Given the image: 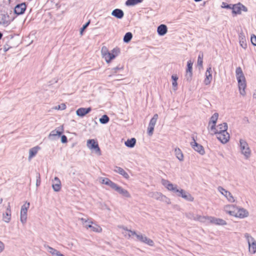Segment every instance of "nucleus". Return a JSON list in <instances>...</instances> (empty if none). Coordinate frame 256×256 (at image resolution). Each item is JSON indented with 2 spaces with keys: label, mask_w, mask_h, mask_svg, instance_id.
I'll return each instance as SVG.
<instances>
[{
  "label": "nucleus",
  "mask_w": 256,
  "mask_h": 256,
  "mask_svg": "<svg viewBox=\"0 0 256 256\" xmlns=\"http://www.w3.org/2000/svg\"><path fill=\"white\" fill-rule=\"evenodd\" d=\"M157 32L158 35L163 36L168 32V28L166 25L162 24L160 25L157 28Z\"/></svg>",
  "instance_id": "28"
},
{
  "label": "nucleus",
  "mask_w": 256,
  "mask_h": 256,
  "mask_svg": "<svg viewBox=\"0 0 256 256\" xmlns=\"http://www.w3.org/2000/svg\"><path fill=\"white\" fill-rule=\"evenodd\" d=\"M56 254H55L54 256H64L63 254H62L59 251H57V252H56Z\"/></svg>",
  "instance_id": "59"
},
{
  "label": "nucleus",
  "mask_w": 256,
  "mask_h": 256,
  "mask_svg": "<svg viewBox=\"0 0 256 256\" xmlns=\"http://www.w3.org/2000/svg\"><path fill=\"white\" fill-rule=\"evenodd\" d=\"M216 130V124H212L210 126V130L214 132Z\"/></svg>",
  "instance_id": "55"
},
{
  "label": "nucleus",
  "mask_w": 256,
  "mask_h": 256,
  "mask_svg": "<svg viewBox=\"0 0 256 256\" xmlns=\"http://www.w3.org/2000/svg\"><path fill=\"white\" fill-rule=\"evenodd\" d=\"M232 9V13L235 14H241L242 10L244 12H248L247 8L240 2L233 4Z\"/></svg>",
  "instance_id": "8"
},
{
  "label": "nucleus",
  "mask_w": 256,
  "mask_h": 256,
  "mask_svg": "<svg viewBox=\"0 0 256 256\" xmlns=\"http://www.w3.org/2000/svg\"><path fill=\"white\" fill-rule=\"evenodd\" d=\"M216 135V138L222 144L226 143L230 139V134L227 132H218Z\"/></svg>",
  "instance_id": "16"
},
{
  "label": "nucleus",
  "mask_w": 256,
  "mask_h": 256,
  "mask_svg": "<svg viewBox=\"0 0 256 256\" xmlns=\"http://www.w3.org/2000/svg\"><path fill=\"white\" fill-rule=\"evenodd\" d=\"M136 237L140 242L145 243L150 246H153L154 245V242L152 240L141 234H136Z\"/></svg>",
  "instance_id": "15"
},
{
  "label": "nucleus",
  "mask_w": 256,
  "mask_h": 256,
  "mask_svg": "<svg viewBox=\"0 0 256 256\" xmlns=\"http://www.w3.org/2000/svg\"><path fill=\"white\" fill-rule=\"evenodd\" d=\"M236 210L235 212H228V214L240 218L248 216V212L246 209L244 208H236Z\"/></svg>",
  "instance_id": "5"
},
{
  "label": "nucleus",
  "mask_w": 256,
  "mask_h": 256,
  "mask_svg": "<svg viewBox=\"0 0 256 256\" xmlns=\"http://www.w3.org/2000/svg\"><path fill=\"white\" fill-rule=\"evenodd\" d=\"M172 85L174 88V90H177V86H178L176 81H172Z\"/></svg>",
  "instance_id": "54"
},
{
  "label": "nucleus",
  "mask_w": 256,
  "mask_h": 256,
  "mask_svg": "<svg viewBox=\"0 0 256 256\" xmlns=\"http://www.w3.org/2000/svg\"><path fill=\"white\" fill-rule=\"evenodd\" d=\"M166 202L168 204H170V200L169 198L166 197V198H165V200L164 201Z\"/></svg>",
  "instance_id": "60"
},
{
  "label": "nucleus",
  "mask_w": 256,
  "mask_h": 256,
  "mask_svg": "<svg viewBox=\"0 0 256 256\" xmlns=\"http://www.w3.org/2000/svg\"><path fill=\"white\" fill-rule=\"evenodd\" d=\"M251 42L254 46H256V36L254 34L251 36Z\"/></svg>",
  "instance_id": "50"
},
{
  "label": "nucleus",
  "mask_w": 256,
  "mask_h": 256,
  "mask_svg": "<svg viewBox=\"0 0 256 256\" xmlns=\"http://www.w3.org/2000/svg\"><path fill=\"white\" fill-rule=\"evenodd\" d=\"M44 248L47 250V251L50 252L52 255L54 256L55 254H56L57 250L55 248L48 246L44 245Z\"/></svg>",
  "instance_id": "36"
},
{
  "label": "nucleus",
  "mask_w": 256,
  "mask_h": 256,
  "mask_svg": "<svg viewBox=\"0 0 256 256\" xmlns=\"http://www.w3.org/2000/svg\"><path fill=\"white\" fill-rule=\"evenodd\" d=\"M54 108L56 110H64L66 108V106L64 104H60L56 106Z\"/></svg>",
  "instance_id": "49"
},
{
  "label": "nucleus",
  "mask_w": 256,
  "mask_h": 256,
  "mask_svg": "<svg viewBox=\"0 0 256 256\" xmlns=\"http://www.w3.org/2000/svg\"><path fill=\"white\" fill-rule=\"evenodd\" d=\"M90 108H78L76 111V114L79 116L82 117L91 111Z\"/></svg>",
  "instance_id": "24"
},
{
  "label": "nucleus",
  "mask_w": 256,
  "mask_h": 256,
  "mask_svg": "<svg viewBox=\"0 0 256 256\" xmlns=\"http://www.w3.org/2000/svg\"><path fill=\"white\" fill-rule=\"evenodd\" d=\"M30 206L29 202H26L21 208L20 220L22 224H26L27 219L28 210Z\"/></svg>",
  "instance_id": "6"
},
{
  "label": "nucleus",
  "mask_w": 256,
  "mask_h": 256,
  "mask_svg": "<svg viewBox=\"0 0 256 256\" xmlns=\"http://www.w3.org/2000/svg\"><path fill=\"white\" fill-rule=\"evenodd\" d=\"M12 20L8 14H2L1 15V18L0 20V24L4 26H8Z\"/></svg>",
  "instance_id": "19"
},
{
  "label": "nucleus",
  "mask_w": 256,
  "mask_h": 256,
  "mask_svg": "<svg viewBox=\"0 0 256 256\" xmlns=\"http://www.w3.org/2000/svg\"><path fill=\"white\" fill-rule=\"evenodd\" d=\"M132 38V34L130 32H126L124 36L123 40L124 42L128 43L130 41Z\"/></svg>",
  "instance_id": "35"
},
{
  "label": "nucleus",
  "mask_w": 256,
  "mask_h": 256,
  "mask_svg": "<svg viewBox=\"0 0 256 256\" xmlns=\"http://www.w3.org/2000/svg\"><path fill=\"white\" fill-rule=\"evenodd\" d=\"M40 149V147L38 146L34 147L30 150L28 158H31L37 154L38 150Z\"/></svg>",
  "instance_id": "32"
},
{
  "label": "nucleus",
  "mask_w": 256,
  "mask_h": 256,
  "mask_svg": "<svg viewBox=\"0 0 256 256\" xmlns=\"http://www.w3.org/2000/svg\"><path fill=\"white\" fill-rule=\"evenodd\" d=\"M236 75L238 82L240 93L242 96H244L246 94L245 89L246 84L245 76L240 67L236 68Z\"/></svg>",
  "instance_id": "2"
},
{
  "label": "nucleus",
  "mask_w": 256,
  "mask_h": 256,
  "mask_svg": "<svg viewBox=\"0 0 256 256\" xmlns=\"http://www.w3.org/2000/svg\"><path fill=\"white\" fill-rule=\"evenodd\" d=\"M128 232H129L128 234V238H130L132 236H136L137 234L136 232L135 231L132 230H128Z\"/></svg>",
  "instance_id": "51"
},
{
  "label": "nucleus",
  "mask_w": 256,
  "mask_h": 256,
  "mask_svg": "<svg viewBox=\"0 0 256 256\" xmlns=\"http://www.w3.org/2000/svg\"><path fill=\"white\" fill-rule=\"evenodd\" d=\"M26 8V5L25 2L19 4L14 7V12L17 15H20L24 12Z\"/></svg>",
  "instance_id": "17"
},
{
  "label": "nucleus",
  "mask_w": 256,
  "mask_h": 256,
  "mask_svg": "<svg viewBox=\"0 0 256 256\" xmlns=\"http://www.w3.org/2000/svg\"><path fill=\"white\" fill-rule=\"evenodd\" d=\"M244 236L248 243L249 252L254 254L256 252V240L248 233H245Z\"/></svg>",
  "instance_id": "4"
},
{
  "label": "nucleus",
  "mask_w": 256,
  "mask_h": 256,
  "mask_svg": "<svg viewBox=\"0 0 256 256\" xmlns=\"http://www.w3.org/2000/svg\"><path fill=\"white\" fill-rule=\"evenodd\" d=\"M80 220L82 222L84 227V225L88 224L87 222L88 223V222H89L88 220H86V219L82 218H80Z\"/></svg>",
  "instance_id": "53"
},
{
  "label": "nucleus",
  "mask_w": 256,
  "mask_h": 256,
  "mask_svg": "<svg viewBox=\"0 0 256 256\" xmlns=\"http://www.w3.org/2000/svg\"><path fill=\"white\" fill-rule=\"evenodd\" d=\"M174 154L180 161L182 162L184 160V154L180 148H175Z\"/></svg>",
  "instance_id": "30"
},
{
  "label": "nucleus",
  "mask_w": 256,
  "mask_h": 256,
  "mask_svg": "<svg viewBox=\"0 0 256 256\" xmlns=\"http://www.w3.org/2000/svg\"><path fill=\"white\" fill-rule=\"evenodd\" d=\"M2 220L6 223H8L11 220V210L10 203L8 204L6 211L3 214Z\"/></svg>",
  "instance_id": "21"
},
{
  "label": "nucleus",
  "mask_w": 256,
  "mask_h": 256,
  "mask_svg": "<svg viewBox=\"0 0 256 256\" xmlns=\"http://www.w3.org/2000/svg\"><path fill=\"white\" fill-rule=\"evenodd\" d=\"M143 0H127L126 4L128 6L136 5L138 3L142 2Z\"/></svg>",
  "instance_id": "34"
},
{
  "label": "nucleus",
  "mask_w": 256,
  "mask_h": 256,
  "mask_svg": "<svg viewBox=\"0 0 256 256\" xmlns=\"http://www.w3.org/2000/svg\"><path fill=\"white\" fill-rule=\"evenodd\" d=\"M68 142L67 137L65 135H62L61 136V142L63 144L66 143Z\"/></svg>",
  "instance_id": "52"
},
{
  "label": "nucleus",
  "mask_w": 256,
  "mask_h": 256,
  "mask_svg": "<svg viewBox=\"0 0 256 256\" xmlns=\"http://www.w3.org/2000/svg\"><path fill=\"white\" fill-rule=\"evenodd\" d=\"M112 189L117 192L119 194L126 198H130V194L126 190H125L122 187L118 186L116 184Z\"/></svg>",
  "instance_id": "18"
},
{
  "label": "nucleus",
  "mask_w": 256,
  "mask_h": 256,
  "mask_svg": "<svg viewBox=\"0 0 256 256\" xmlns=\"http://www.w3.org/2000/svg\"><path fill=\"white\" fill-rule=\"evenodd\" d=\"M236 208L234 205H228L224 207V210L226 213L228 214V212H235Z\"/></svg>",
  "instance_id": "39"
},
{
  "label": "nucleus",
  "mask_w": 256,
  "mask_h": 256,
  "mask_svg": "<svg viewBox=\"0 0 256 256\" xmlns=\"http://www.w3.org/2000/svg\"><path fill=\"white\" fill-rule=\"evenodd\" d=\"M120 52V48H114L112 50V52L110 53V54L114 55V58L118 55V54Z\"/></svg>",
  "instance_id": "47"
},
{
  "label": "nucleus",
  "mask_w": 256,
  "mask_h": 256,
  "mask_svg": "<svg viewBox=\"0 0 256 256\" xmlns=\"http://www.w3.org/2000/svg\"><path fill=\"white\" fill-rule=\"evenodd\" d=\"M40 184V173H36V186H38Z\"/></svg>",
  "instance_id": "48"
},
{
  "label": "nucleus",
  "mask_w": 256,
  "mask_h": 256,
  "mask_svg": "<svg viewBox=\"0 0 256 256\" xmlns=\"http://www.w3.org/2000/svg\"><path fill=\"white\" fill-rule=\"evenodd\" d=\"M158 114H156L150 120L148 128V134L149 136H152L153 134L154 128L158 119Z\"/></svg>",
  "instance_id": "7"
},
{
  "label": "nucleus",
  "mask_w": 256,
  "mask_h": 256,
  "mask_svg": "<svg viewBox=\"0 0 256 256\" xmlns=\"http://www.w3.org/2000/svg\"><path fill=\"white\" fill-rule=\"evenodd\" d=\"M90 24V20H88L84 25H83L82 27L80 28V36H82L84 31L88 28V26H89Z\"/></svg>",
  "instance_id": "45"
},
{
  "label": "nucleus",
  "mask_w": 256,
  "mask_h": 256,
  "mask_svg": "<svg viewBox=\"0 0 256 256\" xmlns=\"http://www.w3.org/2000/svg\"><path fill=\"white\" fill-rule=\"evenodd\" d=\"M218 117V113H214L210 118V121L209 122V125H210L211 123L212 124H216Z\"/></svg>",
  "instance_id": "37"
},
{
  "label": "nucleus",
  "mask_w": 256,
  "mask_h": 256,
  "mask_svg": "<svg viewBox=\"0 0 256 256\" xmlns=\"http://www.w3.org/2000/svg\"><path fill=\"white\" fill-rule=\"evenodd\" d=\"M210 218V216H201L200 217V222L206 223V224H210L209 222V218Z\"/></svg>",
  "instance_id": "41"
},
{
  "label": "nucleus",
  "mask_w": 256,
  "mask_h": 256,
  "mask_svg": "<svg viewBox=\"0 0 256 256\" xmlns=\"http://www.w3.org/2000/svg\"><path fill=\"white\" fill-rule=\"evenodd\" d=\"M114 171L122 175L126 179H128L130 178L128 174L122 168L120 167L115 166L114 168Z\"/></svg>",
  "instance_id": "23"
},
{
  "label": "nucleus",
  "mask_w": 256,
  "mask_h": 256,
  "mask_svg": "<svg viewBox=\"0 0 256 256\" xmlns=\"http://www.w3.org/2000/svg\"><path fill=\"white\" fill-rule=\"evenodd\" d=\"M192 72H186L185 78L188 82H190L192 79Z\"/></svg>",
  "instance_id": "43"
},
{
  "label": "nucleus",
  "mask_w": 256,
  "mask_h": 256,
  "mask_svg": "<svg viewBox=\"0 0 256 256\" xmlns=\"http://www.w3.org/2000/svg\"><path fill=\"white\" fill-rule=\"evenodd\" d=\"M225 8H232V6L230 4H227L226 6H224Z\"/></svg>",
  "instance_id": "62"
},
{
  "label": "nucleus",
  "mask_w": 256,
  "mask_h": 256,
  "mask_svg": "<svg viewBox=\"0 0 256 256\" xmlns=\"http://www.w3.org/2000/svg\"><path fill=\"white\" fill-rule=\"evenodd\" d=\"M202 58H203V54L200 53L198 56V64L202 67V62H203V61H202Z\"/></svg>",
  "instance_id": "44"
},
{
  "label": "nucleus",
  "mask_w": 256,
  "mask_h": 256,
  "mask_svg": "<svg viewBox=\"0 0 256 256\" xmlns=\"http://www.w3.org/2000/svg\"><path fill=\"white\" fill-rule=\"evenodd\" d=\"M125 145L130 148H134L136 144V140L135 138H131L130 139H128L125 142Z\"/></svg>",
  "instance_id": "31"
},
{
  "label": "nucleus",
  "mask_w": 256,
  "mask_h": 256,
  "mask_svg": "<svg viewBox=\"0 0 256 256\" xmlns=\"http://www.w3.org/2000/svg\"><path fill=\"white\" fill-rule=\"evenodd\" d=\"M4 248V244L2 242L0 241V252H1L3 250Z\"/></svg>",
  "instance_id": "56"
},
{
  "label": "nucleus",
  "mask_w": 256,
  "mask_h": 256,
  "mask_svg": "<svg viewBox=\"0 0 256 256\" xmlns=\"http://www.w3.org/2000/svg\"><path fill=\"white\" fill-rule=\"evenodd\" d=\"M218 190L224 196V197L226 198L228 202H234L235 199L230 192L225 190L220 186H219L218 188Z\"/></svg>",
  "instance_id": "10"
},
{
  "label": "nucleus",
  "mask_w": 256,
  "mask_h": 256,
  "mask_svg": "<svg viewBox=\"0 0 256 256\" xmlns=\"http://www.w3.org/2000/svg\"><path fill=\"white\" fill-rule=\"evenodd\" d=\"M84 228L87 230L90 228L92 231L96 232H102V228L92 221H89L88 224L84 225Z\"/></svg>",
  "instance_id": "11"
},
{
  "label": "nucleus",
  "mask_w": 256,
  "mask_h": 256,
  "mask_svg": "<svg viewBox=\"0 0 256 256\" xmlns=\"http://www.w3.org/2000/svg\"><path fill=\"white\" fill-rule=\"evenodd\" d=\"M240 44L242 48L246 49L247 48V44L246 42L244 37H242L240 36Z\"/></svg>",
  "instance_id": "40"
},
{
  "label": "nucleus",
  "mask_w": 256,
  "mask_h": 256,
  "mask_svg": "<svg viewBox=\"0 0 256 256\" xmlns=\"http://www.w3.org/2000/svg\"><path fill=\"white\" fill-rule=\"evenodd\" d=\"M150 196L156 200L160 201H164L165 198H166V196H165L163 195L162 193L158 192H152L150 194Z\"/></svg>",
  "instance_id": "27"
},
{
  "label": "nucleus",
  "mask_w": 256,
  "mask_h": 256,
  "mask_svg": "<svg viewBox=\"0 0 256 256\" xmlns=\"http://www.w3.org/2000/svg\"><path fill=\"white\" fill-rule=\"evenodd\" d=\"M239 142V146L241 154L244 155L245 159L248 160L252 154L248 144L244 139H240Z\"/></svg>",
  "instance_id": "3"
},
{
  "label": "nucleus",
  "mask_w": 256,
  "mask_h": 256,
  "mask_svg": "<svg viewBox=\"0 0 256 256\" xmlns=\"http://www.w3.org/2000/svg\"><path fill=\"white\" fill-rule=\"evenodd\" d=\"M172 78L173 81H177V80H178V77L176 75H172Z\"/></svg>",
  "instance_id": "57"
},
{
  "label": "nucleus",
  "mask_w": 256,
  "mask_h": 256,
  "mask_svg": "<svg viewBox=\"0 0 256 256\" xmlns=\"http://www.w3.org/2000/svg\"><path fill=\"white\" fill-rule=\"evenodd\" d=\"M120 228H122L124 230H126V231H128V230L127 228L124 227V226H120Z\"/></svg>",
  "instance_id": "61"
},
{
  "label": "nucleus",
  "mask_w": 256,
  "mask_h": 256,
  "mask_svg": "<svg viewBox=\"0 0 256 256\" xmlns=\"http://www.w3.org/2000/svg\"><path fill=\"white\" fill-rule=\"evenodd\" d=\"M193 142H190V146L194 148V150L197 152H198L200 154L204 155L205 154V151L204 148V147L197 143L194 138V137H192Z\"/></svg>",
  "instance_id": "14"
},
{
  "label": "nucleus",
  "mask_w": 256,
  "mask_h": 256,
  "mask_svg": "<svg viewBox=\"0 0 256 256\" xmlns=\"http://www.w3.org/2000/svg\"><path fill=\"white\" fill-rule=\"evenodd\" d=\"M101 54L102 57L105 59L107 63H109L114 58V56L110 54V52H109L108 48L106 46H103L102 48Z\"/></svg>",
  "instance_id": "9"
},
{
  "label": "nucleus",
  "mask_w": 256,
  "mask_h": 256,
  "mask_svg": "<svg viewBox=\"0 0 256 256\" xmlns=\"http://www.w3.org/2000/svg\"><path fill=\"white\" fill-rule=\"evenodd\" d=\"M192 64L193 62L190 60L188 62L186 72H192Z\"/></svg>",
  "instance_id": "42"
},
{
  "label": "nucleus",
  "mask_w": 256,
  "mask_h": 256,
  "mask_svg": "<svg viewBox=\"0 0 256 256\" xmlns=\"http://www.w3.org/2000/svg\"><path fill=\"white\" fill-rule=\"evenodd\" d=\"M253 98H256V90H255V92H254V93L253 94Z\"/></svg>",
  "instance_id": "64"
},
{
  "label": "nucleus",
  "mask_w": 256,
  "mask_h": 256,
  "mask_svg": "<svg viewBox=\"0 0 256 256\" xmlns=\"http://www.w3.org/2000/svg\"><path fill=\"white\" fill-rule=\"evenodd\" d=\"M52 187L55 192H59L61 188V182L58 177H55L53 180Z\"/></svg>",
  "instance_id": "25"
},
{
  "label": "nucleus",
  "mask_w": 256,
  "mask_h": 256,
  "mask_svg": "<svg viewBox=\"0 0 256 256\" xmlns=\"http://www.w3.org/2000/svg\"><path fill=\"white\" fill-rule=\"evenodd\" d=\"M64 126H62L56 128L55 130H52L48 135V138L52 140L54 139L56 136H60L64 132Z\"/></svg>",
  "instance_id": "12"
},
{
  "label": "nucleus",
  "mask_w": 256,
  "mask_h": 256,
  "mask_svg": "<svg viewBox=\"0 0 256 256\" xmlns=\"http://www.w3.org/2000/svg\"><path fill=\"white\" fill-rule=\"evenodd\" d=\"M200 217H201V216L200 215H196L194 217V219L196 220L200 221Z\"/></svg>",
  "instance_id": "58"
},
{
  "label": "nucleus",
  "mask_w": 256,
  "mask_h": 256,
  "mask_svg": "<svg viewBox=\"0 0 256 256\" xmlns=\"http://www.w3.org/2000/svg\"><path fill=\"white\" fill-rule=\"evenodd\" d=\"M228 124L226 122L220 124L217 126L216 130L214 131V134H216L218 132H227Z\"/></svg>",
  "instance_id": "26"
},
{
  "label": "nucleus",
  "mask_w": 256,
  "mask_h": 256,
  "mask_svg": "<svg viewBox=\"0 0 256 256\" xmlns=\"http://www.w3.org/2000/svg\"><path fill=\"white\" fill-rule=\"evenodd\" d=\"M122 69H123V67L122 66L120 67L118 66L112 68L111 69L112 74H110L109 76H112V74L117 72L118 70H122Z\"/></svg>",
  "instance_id": "46"
},
{
  "label": "nucleus",
  "mask_w": 256,
  "mask_h": 256,
  "mask_svg": "<svg viewBox=\"0 0 256 256\" xmlns=\"http://www.w3.org/2000/svg\"><path fill=\"white\" fill-rule=\"evenodd\" d=\"M112 15L117 18L121 19L124 17V13L122 10L116 8L112 10Z\"/></svg>",
  "instance_id": "29"
},
{
  "label": "nucleus",
  "mask_w": 256,
  "mask_h": 256,
  "mask_svg": "<svg viewBox=\"0 0 256 256\" xmlns=\"http://www.w3.org/2000/svg\"><path fill=\"white\" fill-rule=\"evenodd\" d=\"M10 48H7L6 47V46H4V51H7L8 49H9Z\"/></svg>",
  "instance_id": "63"
},
{
  "label": "nucleus",
  "mask_w": 256,
  "mask_h": 256,
  "mask_svg": "<svg viewBox=\"0 0 256 256\" xmlns=\"http://www.w3.org/2000/svg\"><path fill=\"white\" fill-rule=\"evenodd\" d=\"M109 120L110 118L106 114L103 115L99 120L100 123L102 124H106L109 122Z\"/></svg>",
  "instance_id": "38"
},
{
  "label": "nucleus",
  "mask_w": 256,
  "mask_h": 256,
  "mask_svg": "<svg viewBox=\"0 0 256 256\" xmlns=\"http://www.w3.org/2000/svg\"><path fill=\"white\" fill-rule=\"evenodd\" d=\"M87 146L90 149L94 150L96 152L98 153L100 155L101 154L98 144L94 139L88 140Z\"/></svg>",
  "instance_id": "13"
},
{
  "label": "nucleus",
  "mask_w": 256,
  "mask_h": 256,
  "mask_svg": "<svg viewBox=\"0 0 256 256\" xmlns=\"http://www.w3.org/2000/svg\"><path fill=\"white\" fill-rule=\"evenodd\" d=\"M102 183L110 186L112 189L114 188L116 184V183L114 182L108 178H104L102 180Z\"/></svg>",
  "instance_id": "33"
},
{
  "label": "nucleus",
  "mask_w": 256,
  "mask_h": 256,
  "mask_svg": "<svg viewBox=\"0 0 256 256\" xmlns=\"http://www.w3.org/2000/svg\"><path fill=\"white\" fill-rule=\"evenodd\" d=\"M212 68L211 66H209L207 68L205 73L206 78L204 80V83L206 85H208L211 82V81L212 78Z\"/></svg>",
  "instance_id": "22"
},
{
  "label": "nucleus",
  "mask_w": 256,
  "mask_h": 256,
  "mask_svg": "<svg viewBox=\"0 0 256 256\" xmlns=\"http://www.w3.org/2000/svg\"><path fill=\"white\" fill-rule=\"evenodd\" d=\"M161 182L162 184L168 190L175 193L178 196H180L189 202L194 201V198L190 193L186 192L182 189H178L176 184H173L168 180L164 178L162 179Z\"/></svg>",
  "instance_id": "1"
},
{
  "label": "nucleus",
  "mask_w": 256,
  "mask_h": 256,
  "mask_svg": "<svg viewBox=\"0 0 256 256\" xmlns=\"http://www.w3.org/2000/svg\"><path fill=\"white\" fill-rule=\"evenodd\" d=\"M209 222L210 224H214L216 225H220V226H224L226 224V222L220 218H216L213 216H211L209 218Z\"/></svg>",
  "instance_id": "20"
}]
</instances>
